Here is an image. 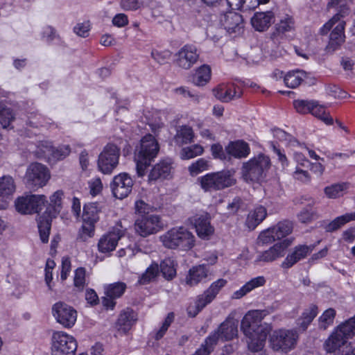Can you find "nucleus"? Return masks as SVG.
<instances>
[{"instance_id":"obj_56","label":"nucleus","mask_w":355,"mask_h":355,"mask_svg":"<svg viewBox=\"0 0 355 355\" xmlns=\"http://www.w3.org/2000/svg\"><path fill=\"white\" fill-rule=\"evenodd\" d=\"M224 31L223 27H218L217 25L211 24L207 28V35L214 42H217L222 37Z\"/></svg>"},{"instance_id":"obj_21","label":"nucleus","mask_w":355,"mask_h":355,"mask_svg":"<svg viewBox=\"0 0 355 355\" xmlns=\"http://www.w3.org/2000/svg\"><path fill=\"white\" fill-rule=\"evenodd\" d=\"M314 248L315 246L312 245H299L295 246L282 263V267L286 269L291 268L296 263L306 257L313 251Z\"/></svg>"},{"instance_id":"obj_43","label":"nucleus","mask_w":355,"mask_h":355,"mask_svg":"<svg viewBox=\"0 0 355 355\" xmlns=\"http://www.w3.org/2000/svg\"><path fill=\"white\" fill-rule=\"evenodd\" d=\"M159 273V268L157 263H153L141 275L138 283L141 285L147 284L154 281Z\"/></svg>"},{"instance_id":"obj_7","label":"nucleus","mask_w":355,"mask_h":355,"mask_svg":"<svg viewBox=\"0 0 355 355\" xmlns=\"http://www.w3.org/2000/svg\"><path fill=\"white\" fill-rule=\"evenodd\" d=\"M270 166L269 157L263 154H259L243 164L242 167L243 178L247 182L259 181L264 177Z\"/></svg>"},{"instance_id":"obj_18","label":"nucleus","mask_w":355,"mask_h":355,"mask_svg":"<svg viewBox=\"0 0 355 355\" xmlns=\"http://www.w3.org/2000/svg\"><path fill=\"white\" fill-rule=\"evenodd\" d=\"M291 245V241L288 240H284L283 241L275 243L273 246L270 247L268 250L259 253L254 261L255 263L260 262H272L282 257L285 254L286 248Z\"/></svg>"},{"instance_id":"obj_64","label":"nucleus","mask_w":355,"mask_h":355,"mask_svg":"<svg viewBox=\"0 0 355 355\" xmlns=\"http://www.w3.org/2000/svg\"><path fill=\"white\" fill-rule=\"evenodd\" d=\"M90 29L89 22L78 24L73 28L74 33L78 36L85 37L88 35Z\"/></svg>"},{"instance_id":"obj_27","label":"nucleus","mask_w":355,"mask_h":355,"mask_svg":"<svg viewBox=\"0 0 355 355\" xmlns=\"http://www.w3.org/2000/svg\"><path fill=\"white\" fill-rule=\"evenodd\" d=\"M122 234L119 230L103 235L98 243L99 251L105 253L114 250Z\"/></svg>"},{"instance_id":"obj_53","label":"nucleus","mask_w":355,"mask_h":355,"mask_svg":"<svg viewBox=\"0 0 355 355\" xmlns=\"http://www.w3.org/2000/svg\"><path fill=\"white\" fill-rule=\"evenodd\" d=\"M15 119V114L10 108L6 107L0 103V123L3 128H7Z\"/></svg>"},{"instance_id":"obj_24","label":"nucleus","mask_w":355,"mask_h":355,"mask_svg":"<svg viewBox=\"0 0 355 355\" xmlns=\"http://www.w3.org/2000/svg\"><path fill=\"white\" fill-rule=\"evenodd\" d=\"M345 25V21H340L331 31L328 44L326 46V51L328 53L334 52L344 43L345 37L344 34Z\"/></svg>"},{"instance_id":"obj_35","label":"nucleus","mask_w":355,"mask_h":355,"mask_svg":"<svg viewBox=\"0 0 355 355\" xmlns=\"http://www.w3.org/2000/svg\"><path fill=\"white\" fill-rule=\"evenodd\" d=\"M265 284L266 279L263 276L254 277L244 284L239 290L235 291L232 295V298L240 299L254 288L262 286Z\"/></svg>"},{"instance_id":"obj_34","label":"nucleus","mask_w":355,"mask_h":355,"mask_svg":"<svg viewBox=\"0 0 355 355\" xmlns=\"http://www.w3.org/2000/svg\"><path fill=\"white\" fill-rule=\"evenodd\" d=\"M101 207L96 202H89L84 205L82 220L85 223L95 224L99 220Z\"/></svg>"},{"instance_id":"obj_41","label":"nucleus","mask_w":355,"mask_h":355,"mask_svg":"<svg viewBox=\"0 0 355 355\" xmlns=\"http://www.w3.org/2000/svg\"><path fill=\"white\" fill-rule=\"evenodd\" d=\"M176 263L171 258L164 259L160 263L159 271L167 280H171L176 276Z\"/></svg>"},{"instance_id":"obj_55","label":"nucleus","mask_w":355,"mask_h":355,"mask_svg":"<svg viewBox=\"0 0 355 355\" xmlns=\"http://www.w3.org/2000/svg\"><path fill=\"white\" fill-rule=\"evenodd\" d=\"M85 272V269L82 267L77 268L75 271L73 279L74 286L79 291H83L86 286Z\"/></svg>"},{"instance_id":"obj_17","label":"nucleus","mask_w":355,"mask_h":355,"mask_svg":"<svg viewBox=\"0 0 355 355\" xmlns=\"http://www.w3.org/2000/svg\"><path fill=\"white\" fill-rule=\"evenodd\" d=\"M219 22L230 34L239 33L243 28V19L238 12L229 11L220 15Z\"/></svg>"},{"instance_id":"obj_9","label":"nucleus","mask_w":355,"mask_h":355,"mask_svg":"<svg viewBox=\"0 0 355 355\" xmlns=\"http://www.w3.org/2000/svg\"><path fill=\"white\" fill-rule=\"evenodd\" d=\"M51 344L52 355H74L78 347L75 338L62 331L53 332Z\"/></svg>"},{"instance_id":"obj_50","label":"nucleus","mask_w":355,"mask_h":355,"mask_svg":"<svg viewBox=\"0 0 355 355\" xmlns=\"http://www.w3.org/2000/svg\"><path fill=\"white\" fill-rule=\"evenodd\" d=\"M203 151L204 149L202 146L198 144H194L182 148L180 155L182 159H189L202 155Z\"/></svg>"},{"instance_id":"obj_2","label":"nucleus","mask_w":355,"mask_h":355,"mask_svg":"<svg viewBox=\"0 0 355 355\" xmlns=\"http://www.w3.org/2000/svg\"><path fill=\"white\" fill-rule=\"evenodd\" d=\"M159 151V144L153 135H147L141 139L135 157L137 173L139 177L144 175L146 167L157 157Z\"/></svg>"},{"instance_id":"obj_47","label":"nucleus","mask_w":355,"mask_h":355,"mask_svg":"<svg viewBox=\"0 0 355 355\" xmlns=\"http://www.w3.org/2000/svg\"><path fill=\"white\" fill-rule=\"evenodd\" d=\"M304 76L302 71L288 72L284 77V83L288 87L295 88L301 84Z\"/></svg>"},{"instance_id":"obj_8","label":"nucleus","mask_w":355,"mask_h":355,"mask_svg":"<svg viewBox=\"0 0 355 355\" xmlns=\"http://www.w3.org/2000/svg\"><path fill=\"white\" fill-rule=\"evenodd\" d=\"M227 282L225 279H218L214 282L203 293L197 297L195 306L188 308L189 315L195 317L207 304H210L216 297L220 290L227 284Z\"/></svg>"},{"instance_id":"obj_57","label":"nucleus","mask_w":355,"mask_h":355,"mask_svg":"<svg viewBox=\"0 0 355 355\" xmlns=\"http://www.w3.org/2000/svg\"><path fill=\"white\" fill-rule=\"evenodd\" d=\"M313 101L296 100L293 102L296 111L303 114L310 113L311 109L313 108Z\"/></svg>"},{"instance_id":"obj_4","label":"nucleus","mask_w":355,"mask_h":355,"mask_svg":"<svg viewBox=\"0 0 355 355\" xmlns=\"http://www.w3.org/2000/svg\"><path fill=\"white\" fill-rule=\"evenodd\" d=\"M355 336V315L336 327L324 343V349L335 352Z\"/></svg>"},{"instance_id":"obj_51","label":"nucleus","mask_w":355,"mask_h":355,"mask_svg":"<svg viewBox=\"0 0 355 355\" xmlns=\"http://www.w3.org/2000/svg\"><path fill=\"white\" fill-rule=\"evenodd\" d=\"M348 188L345 182L334 184L324 188V193L329 198H336L343 196V191Z\"/></svg>"},{"instance_id":"obj_13","label":"nucleus","mask_w":355,"mask_h":355,"mask_svg":"<svg viewBox=\"0 0 355 355\" xmlns=\"http://www.w3.org/2000/svg\"><path fill=\"white\" fill-rule=\"evenodd\" d=\"M47 203L44 195H28L19 197L15 200V207L18 212L23 214L39 213Z\"/></svg>"},{"instance_id":"obj_48","label":"nucleus","mask_w":355,"mask_h":355,"mask_svg":"<svg viewBox=\"0 0 355 355\" xmlns=\"http://www.w3.org/2000/svg\"><path fill=\"white\" fill-rule=\"evenodd\" d=\"M218 336L211 334L205 340L204 344L195 352L193 355H209L214 349V347L217 344Z\"/></svg>"},{"instance_id":"obj_31","label":"nucleus","mask_w":355,"mask_h":355,"mask_svg":"<svg viewBox=\"0 0 355 355\" xmlns=\"http://www.w3.org/2000/svg\"><path fill=\"white\" fill-rule=\"evenodd\" d=\"M266 208L261 205L257 206L249 212L245 224L250 230H253L266 218Z\"/></svg>"},{"instance_id":"obj_12","label":"nucleus","mask_w":355,"mask_h":355,"mask_svg":"<svg viewBox=\"0 0 355 355\" xmlns=\"http://www.w3.org/2000/svg\"><path fill=\"white\" fill-rule=\"evenodd\" d=\"M50 178L47 167L40 163H31L27 168L25 180L27 185L31 188L43 187Z\"/></svg>"},{"instance_id":"obj_6","label":"nucleus","mask_w":355,"mask_h":355,"mask_svg":"<svg viewBox=\"0 0 355 355\" xmlns=\"http://www.w3.org/2000/svg\"><path fill=\"white\" fill-rule=\"evenodd\" d=\"M234 171H221L207 173L198 178L201 188L205 191L222 190L230 187L236 183Z\"/></svg>"},{"instance_id":"obj_3","label":"nucleus","mask_w":355,"mask_h":355,"mask_svg":"<svg viewBox=\"0 0 355 355\" xmlns=\"http://www.w3.org/2000/svg\"><path fill=\"white\" fill-rule=\"evenodd\" d=\"M160 240L163 245L168 249L189 250L195 245V236L184 227H173L162 236Z\"/></svg>"},{"instance_id":"obj_29","label":"nucleus","mask_w":355,"mask_h":355,"mask_svg":"<svg viewBox=\"0 0 355 355\" xmlns=\"http://www.w3.org/2000/svg\"><path fill=\"white\" fill-rule=\"evenodd\" d=\"M209 273V269L205 264H200L190 268L186 277L187 284L190 286H196L205 279Z\"/></svg>"},{"instance_id":"obj_63","label":"nucleus","mask_w":355,"mask_h":355,"mask_svg":"<svg viewBox=\"0 0 355 355\" xmlns=\"http://www.w3.org/2000/svg\"><path fill=\"white\" fill-rule=\"evenodd\" d=\"M88 184L90 193L94 196L98 194L103 189V184L101 180L99 178L92 179L89 181Z\"/></svg>"},{"instance_id":"obj_44","label":"nucleus","mask_w":355,"mask_h":355,"mask_svg":"<svg viewBox=\"0 0 355 355\" xmlns=\"http://www.w3.org/2000/svg\"><path fill=\"white\" fill-rule=\"evenodd\" d=\"M53 149V146L51 141H42L38 143L35 154L40 159H46L51 161Z\"/></svg>"},{"instance_id":"obj_16","label":"nucleus","mask_w":355,"mask_h":355,"mask_svg":"<svg viewBox=\"0 0 355 355\" xmlns=\"http://www.w3.org/2000/svg\"><path fill=\"white\" fill-rule=\"evenodd\" d=\"M173 173V166L171 160L169 159H162L150 169L148 175V181L151 184L169 180L172 178Z\"/></svg>"},{"instance_id":"obj_36","label":"nucleus","mask_w":355,"mask_h":355,"mask_svg":"<svg viewBox=\"0 0 355 355\" xmlns=\"http://www.w3.org/2000/svg\"><path fill=\"white\" fill-rule=\"evenodd\" d=\"M317 315L318 306L315 304L310 305L297 319V325L298 328L302 331H305Z\"/></svg>"},{"instance_id":"obj_26","label":"nucleus","mask_w":355,"mask_h":355,"mask_svg":"<svg viewBox=\"0 0 355 355\" xmlns=\"http://www.w3.org/2000/svg\"><path fill=\"white\" fill-rule=\"evenodd\" d=\"M275 15L272 11L257 12L251 18V24L257 31H266L274 22Z\"/></svg>"},{"instance_id":"obj_52","label":"nucleus","mask_w":355,"mask_h":355,"mask_svg":"<svg viewBox=\"0 0 355 355\" xmlns=\"http://www.w3.org/2000/svg\"><path fill=\"white\" fill-rule=\"evenodd\" d=\"M273 231L278 239L284 238L293 231V224L291 221L284 220L278 223L273 227Z\"/></svg>"},{"instance_id":"obj_23","label":"nucleus","mask_w":355,"mask_h":355,"mask_svg":"<svg viewBox=\"0 0 355 355\" xmlns=\"http://www.w3.org/2000/svg\"><path fill=\"white\" fill-rule=\"evenodd\" d=\"M213 93L216 98L225 103L239 98L241 96V89L234 85H220L213 89Z\"/></svg>"},{"instance_id":"obj_49","label":"nucleus","mask_w":355,"mask_h":355,"mask_svg":"<svg viewBox=\"0 0 355 355\" xmlns=\"http://www.w3.org/2000/svg\"><path fill=\"white\" fill-rule=\"evenodd\" d=\"M336 312L332 309H327L318 319V327L320 329L326 330L334 323Z\"/></svg>"},{"instance_id":"obj_37","label":"nucleus","mask_w":355,"mask_h":355,"mask_svg":"<svg viewBox=\"0 0 355 355\" xmlns=\"http://www.w3.org/2000/svg\"><path fill=\"white\" fill-rule=\"evenodd\" d=\"M63 196L64 193L62 190L55 191L50 196V202L46 208V212H48L50 218H55L60 213L62 209Z\"/></svg>"},{"instance_id":"obj_1","label":"nucleus","mask_w":355,"mask_h":355,"mask_svg":"<svg viewBox=\"0 0 355 355\" xmlns=\"http://www.w3.org/2000/svg\"><path fill=\"white\" fill-rule=\"evenodd\" d=\"M265 315L264 311H250L241 320V329L246 337L248 349L252 352L262 350L271 330L270 325L261 323Z\"/></svg>"},{"instance_id":"obj_22","label":"nucleus","mask_w":355,"mask_h":355,"mask_svg":"<svg viewBox=\"0 0 355 355\" xmlns=\"http://www.w3.org/2000/svg\"><path fill=\"white\" fill-rule=\"evenodd\" d=\"M238 321L233 318H227L212 334L218 336V341L230 340L237 336Z\"/></svg>"},{"instance_id":"obj_40","label":"nucleus","mask_w":355,"mask_h":355,"mask_svg":"<svg viewBox=\"0 0 355 355\" xmlns=\"http://www.w3.org/2000/svg\"><path fill=\"white\" fill-rule=\"evenodd\" d=\"M211 78V68L208 65L199 67L193 76L192 82L197 86L206 85Z\"/></svg>"},{"instance_id":"obj_39","label":"nucleus","mask_w":355,"mask_h":355,"mask_svg":"<svg viewBox=\"0 0 355 355\" xmlns=\"http://www.w3.org/2000/svg\"><path fill=\"white\" fill-rule=\"evenodd\" d=\"M353 220H355V211L347 213L336 217L334 220L327 224L324 226V229L327 232H332L338 230L346 223Z\"/></svg>"},{"instance_id":"obj_46","label":"nucleus","mask_w":355,"mask_h":355,"mask_svg":"<svg viewBox=\"0 0 355 355\" xmlns=\"http://www.w3.org/2000/svg\"><path fill=\"white\" fill-rule=\"evenodd\" d=\"M313 108L311 109L310 113L315 117L320 119L327 125L333 124L334 119L329 112H327L325 108L318 104V102L313 101Z\"/></svg>"},{"instance_id":"obj_45","label":"nucleus","mask_w":355,"mask_h":355,"mask_svg":"<svg viewBox=\"0 0 355 355\" xmlns=\"http://www.w3.org/2000/svg\"><path fill=\"white\" fill-rule=\"evenodd\" d=\"M94 232L95 224L83 221L82 226L78 230L76 240L78 242H86L94 236Z\"/></svg>"},{"instance_id":"obj_60","label":"nucleus","mask_w":355,"mask_h":355,"mask_svg":"<svg viewBox=\"0 0 355 355\" xmlns=\"http://www.w3.org/2000/svg\"><path fill=\"white\" fill-rule=\"evenodd\" d=\"M40 239L43 243H47L50 234L51 223L49 220L40 221L38 224Z\"/></svg>"},{"instance_id":"obj_19","label":"nucleus","mask_w":355,"mask_h":355,"mask_svg":"<svg viewBox=\"0 0 355 355\" xmlns=\"http://www.w3.org/2000/svg\"><path fill=\"white\" fill-rule=\"evenodd\" d=\"M176 56L177 64L182 69H189L197 62L199 53L195 46L187 44L180 49Z\"/></svg>"},{"instance_id":"obj_32","label":"nucleus","mask_w":355,"mask_h":355,"mask_svg":"<svg viewBox=\"0 0 355 355\" xmlns=\"http://www.w3.org/2000/svg\"><path fill=\"white\" fill-rule=\"evenodd\" d=\"M137 317L135 313L132 309H127L121 313L119 316L116 322L118 330L123 333L128 332L135 323Z\"/></svg>"},{"instance_id":"obj_14","label":"nucleus","mask_w":355,"mask_h":355,"mask_svg":"<svg viewBox=\"0 0 355 355\" xmlns=\"http://www.w3.org/2000/svg\"><path fill=\"white\" fill-rule=\"evenodd\" d=\"M52 314L56 322L64 328L72 327L77 320L76 310L63 302H58L53 304Z\"/></svg>"},{"instance_id":"obj_54","label":"nucleus","mask_w":355,"mask_h":355,"mask_svg":"<svg viewBox=\"0 0 355 355\" xmlns=\"http://www.w3.org/2000/svg\"><path fill=\"white\" fill-rule=\"evenodd\" d=\"M209 168L208 162L203 159L200 158L193 162L188 168L189 173L192 176H196L198 174L203 172L204 171L207 170Z\"/></svg>"},{"instance_id":"obj_62","label":"nucleus","mask_w":355,"mask_h":355,"mask_svg":"<svg viewBox=\"0 0 355 355\" xmlns=\"http://www.w3.org/2000/svg\"><path fill=\"white\" fill-rule=\"evenodd\" d=\"M327 93L334 98H343L347 96V93L342 90L338 86L333 84H329L326 86Z\"/></svg>"},{"instance_id":"obj_11","label":"nucleus","mask_w":355,"mask_h":355,"mask_svg":"<svg viewBox=\"0 0 355 355\" xmlns=\"http://www.w3.org/2000/svg\"><path fill=\"white\" fill-rule=\"evenodd\" d=\"M135 232L142 237L157 233L164 228L161 217L157 214H141L135 221Z\"/></svg>"},{"instance_id":"obj_42","label":"nucleus","mask_w":355,"mask_h":355,"mask_svg":"<svg viewBox=\"0 0 355 355\" xmlns=\"http://www.w3.org/2000/svg\"><path fill=\"white\" fill-rule=\"evenodd\" d=\"M297 219L302 223H309L320 217L319 213L312 205L309 204L304 207L298 214Z\"/></svg>"},{"instance_id":"obj_33","label":"nucleus","mask_w":355,"mask_h":355,"mask_svg":"<svg viewBox=\"0 0 355 355\" xmlns=\"http://www.w3.org/2000/svg\"><path fill=\"white\" fill-rule=\"evenodd\" d=\"M350 12V8L347 4L340 5L336 14L320 28V33L322 35L327 34L334 25L338 24L340 21H344L342 19L348 16Z\"/></svg>"},{"instance_id":"obj_59","label":"nucleus","mask_w":355,"mask_h":355,"mask_svg":"<svg viewBox=\"0 0 355 355\" xmlns=\"http://www.w3.org/2000/svg\"><path fill=\"white\" fill-rule=\"evenodd\" d=\"M71 149L69 145H62L53 149L51 160H59L65 158L69 155Z\"/></svg>"},{"instance_id":"obj_58","label":"nucleus","mask_w":355,"mask_h":355,"mask_svg":"<svg viewBox=\"0 0 355 355\" xmlns=\"http://www.w3.org/2000/svg\"><path fill=\"white\" fill-rule=\"evenodd\" d=\"M293 26V19L286 16L282 19L280 21L276 24L275 28L277 34H283L291 30Z\"/></svg>"},{"instance_id":"obj_5","label":"nucleus","mask_w":355,"mask_h":355,"mask_svg":"<svg viewBox=\"0 0 355 355\" xmlns=\"http://www.w3.org/2000/svg\"><path fill=\"white\" fill-rule=\"evenodd\" d=\"M298 339L297 329L281 328L270 335L269 343L273 351L286 354L295 348Z\"/></svg>"},{"instance_id":"obj_20","label":"nucleus","mask_w":355,"mask_h":355,"mask_svg":"<svg viewBox=\"0 0 355 355\" xmlns=\"http://www.w3.org/2000/svg\"><path fill=\"white\" fill-rule=\"evenodd\" d=\"M126 289V284L123 282H116L108 285L105 288V296L102 298L103 305L113 309L116 305L115 300L122 296Z\"/></svg>"},{"instance_id":"obj_10","label":"nucleus","mask_w":355,"mask_h":355,"mask_svg":"<svg viewBox=\"0 0 355 355\" xmlns=\"http://www.w3.org/2000/svg\"><path fill=\"white\" fill-rule=\"evenodd\" d=\"M117 146L113 143H108L100 153L98 160V166L104 174H110L119 164L121 154V144Z\"/></svg>"},{"instance_id":"obj_61","label":"nucleus","mask_w":355,"mask_h":355,"mask_svg":"<svg viewBox=\"0 0 355 355\" xmlns=\"http://www.w3.org/2000/svg\"><path fill=\"white\" fill-rule=\"evenodd\" d=\"M278 239L276 236L273 227L263 231L259 236V240L263 244L270 243Z\"/></svg>"},{"instance_id":"obj_15","label":"nucleus","mask_w":355,"mask_h":355,"mask_svg":"<svg viewBox=\"0 0 355 355\" xmlns=\"http://www.w3.org/2000/svg\"><path fill=\"white\" fill-rule=\"evenodd\" d=\"M133 180L126 173L115 175L110 184L114 196L119 199L126 198L132 191Z\"/></svg>"},{"instance_id":"obj_28","label":"nucleus","mask_w":355,"mask_h":355,"mask_svg":"<svg viewBox=\"0 0 355 355\" xmlns=\"http://www.w3.org/2000/svg\"><path fill=\"white\" fill-rule=\"evenodd\" d=\"M195 227L199 237L208 239L214 233V227L210 225L208 214L197 216L195 219Z\"/></svg>"},{"instance_id":"obj_25","label":"nucleus","mask_w":355,"mask_h":355,"mask_svg":"<svg viewBox=\"0 0 355 355\" xmlns=\"http://www.w3.org/2000/svg\"><path fill=\"white\" fill-rule=\"evenodd\" d=\"M15 183L10 175L0 177V209H5L8 207L6 198L11 196L15 191Z\"/></svg>"},{"instance_id":"obj_30","label":"nucleus","mask_w":355,"mask_h":355,"mask_svg":"<svg viewBox=\"0 0 355 355\" xmlns=\"http://www.w3.org/2000/svg\"><path fill=\"white\" fill-rule=\"evenodd\" d=\"M225 151L229 155L235 158L246 157L250 152V149L248 143L242 140L231 141L225 147Z\"/></svg>"},{"instance_id":"obj_38","label":"nucleus","mask_w":355,"mask_h":355,"mask_svg":"<svg viewBox=\"0 0 355 355\" xmlns=\"http://www.w3.org/2000/svg\"><path fill=\"white\" fill-rule=\"evenodd\" d=\"M193 129L188 125H182L178 128L176 134L173 137V141L176 145L181 146L193 142Z\"/></svg>"}]
</instances>
